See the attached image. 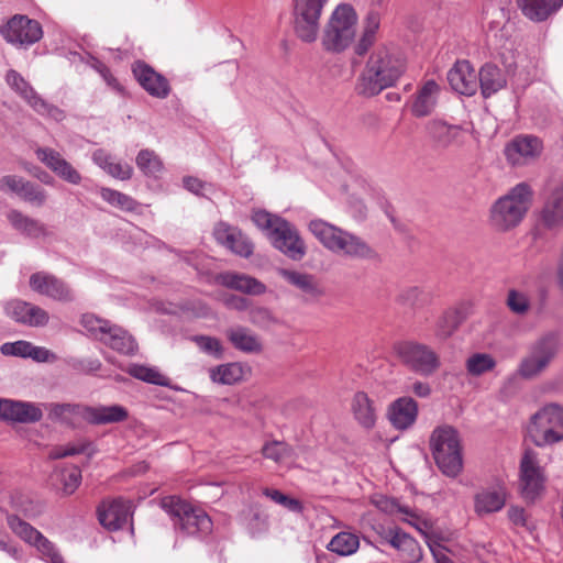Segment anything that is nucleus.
Segmentation results:
<instances>
[{
	"label": "nucleus",
	"instance_id": "obj_1",
	"mask_svg": "<svg viewBox=\"0 0 563 563\" xmlns=\"http://www.w3.org/2000/svg\"><path fill=\"white\" fill-rule=\"evenodd\" d=\"M405 63L385 46L374 49L360 73L355 90L363 97H374L393 87L405 73Z\"/></svg>",
	"mask_w": 563,
	"mask_h": 563
},
{
	"label": "nucleus",
	"instance_id": "obj_2",
	"mask_svg": "<svg viewBox=\"0 0 563 563\" xmlns=\"http://www.w3.org/2000/svg\"><path fill=\"white\" fill-rule=\"evenodd\" d=\"M252 221L265 232L272 246L287 258L299 262L307 254V245L295 224L280 216L256 210L252 214Z\"/></svg>",
	"mask_w": 563,
	"mask_h": 563
},
{
	"label": "nucleus",
	"instance_id": "obj_3",
	"mask_svg": "<svg viewBox=\"0 0 563 563\" xmlns=\"http://www.w3.org/2000/svg\"><path fill=\"white\" fill-rule=\"evenodd\" d=\"M309 231L330 252L351 260L374 261L377 252L362 238L321 219L311 220Z\"/></svg>",
	"mask_w": 563,
	"mask_h": 563
},
{
	"label": "nucleus",
	"instance_id": "obj_4",
	"mask_svg": "<svg viewBox=\"0 0 563 563\" xmlns=\"http://www.w3.org/2000/svg\"><path fill=\"white\" fill-rule=\"evenodd\" d=\"M533 199V190L527 183H519L499 197L489 209V224L498 232L517 228L526 218Z\"/></svg>",
	"mask_w": 563,
	"mask_h": 563
},
{
	"label": "nucleus",
	"instance_id": "obj_5",
	"mask_svg": "<svg viewBox=\"0 0 563 563\" xmlns=\"http://www.w3.org/2000/svg\"><path fill=\"white\" fill-rule=\"evenodd\" d=\"M430 450L439 470L448 477H456L463 470L462 443L452 426L437 427L430 435Z\"/></svg>",
	"mask_w": 563,
	"mask_h": 563
},
{
	"label": "nucleus",
	"instance_id": "obj_6",
	"mask_svg": "<svg viewBox=\"0 0 563 563\" xmlns=\"http://www.w3.org/2000/svg\"><path fill=\"white\" fill-rule=\"evenodd\" d=\"M162 508L170 517L177 532L185 536H206L212 530L208 514L177 496H166L161 500Z\"/></svg>",
	"mask_w": 563,
	"mask_h": 563
},
{
	"label": "nucleus",
	"instance_id": "obj_7",
	"mask_svg": "<svg viewBox=\"0 0 563 563\" xmlns=\"http://www.w3.org/2000/svg\"><path fill=\"white\" fill-rule=\"evenodd\" d=\"M561 349V336L556 331L542 334L532 342L521 358L517 374L523 379L539 377L556 357Z\"/></svg>",
	"mask_w": 563,
	"mask_h": 563
},
{
	"label": "nucleus",
	"instance_id": "obj_8",
	"mask_svg": "<svg viewBox=\"0 0 563 563\" xmlns=\"http://www.w3.org/2000/svg\"><path fill=\"white\" fill-rule=\"evenodd\" d=\"M357 14L350 4H340L331 13L322 35L325 51L341 53L354 41L356 35Z\"/></svg>",
	"mask_w": 563,
	"mask_h": 563
},
{
	"label": "nucleus",
	"instance_id": "obj_9",
	"mask_svg": "<svg viewBox=\"0 0 563 563\" xmlns=\"http://www.w3.org/2000/svg\"><path fill=\"white\" fill-rule=\"evenodd\" d=\"M528 431L538 446L563 441V406L555 402L543 406L531 417Z\"/></svg>",
	"mask_w": 563,
	"mask_h": 563
},
{
	"label": "nucleus",
	"instance_id": "obj_10",
	"mask_svg": "<svg viewBox=\"0 0 563 563\" xmlns=\"http://www.w3.org/2000/svg\"><path fill=\"white\" fill-rule=\"evenodd\" d=\"M81 325L95 339L119 353L132 355L137 350V345L133 336L121 327L113 324L108 320L87 313L81 317Z\"/></svg>",
	"mask_w": 563,
	"mask_h": 563
},
{
	"label": "nucleus",
	"instance_id": "obj_11",
	"mask_svg": "<svg viewBox=\"0 0 563 563\" xmlns=\"http://www.w3.org/2000/svg\"><path fill=\"white\" fill-rule=\"evenodd\" d=\"M329 0H291V18L296 36L305 43L317 41L322 11Z\"/></svg>",
	"mask_w": 563,
	"mask_h": 563
},
{
	"label": "nucleus",
	"instance_id": "obj_12",
	"mask_svg": "<svg viewBox=\"0 0 563 563\" xmlns=\"http://www.w3.org/2000/svg\"><path fill=\"white\" fill-rule=\"evenodd\" d=\"M395 351L401 363L420 376H432L441 367L440 355L427 344L400 342L395 345Z\"/></svg>",
	"mask_w": 563,
	"mask_h": 563
},
{
	"label": "nucleus",
	"instance_id": "obj_13",
	"mask_svg": "<svg viewBox=\"0 0 563 563\" xmlns=\"http://www.w3.org/2000/svg\"><path fill=\"white\" fill-rule=\"evenodd\" d=\"M7 523L15 536L37 550L43 561L46 563H65L56 545L29 522L16 515H8Z\"/></svg>",
	"mask_w": 563,
	"mask_h": 563
},
{
	"label": "nucleus",
	"instance_id": "obj_14",
	"mask_svg": "<svg viewBox=\"0 0 563 563\" xmlns=\"http://www.w3.org/2000/svg\"><path fill=\"white\" fill-rule=\"evenodd\" d=\"M545 473L538 453L527 449L520 461V489L525 500L534 503L545 490Z\"/></svg>",
	"mask_w": 563,
	"mask_h": 563
},
{
	"label": "nucleus",
	"instance_id": "obj_15",
	"mask_svg": "<svg viewBox=\"0 0 563 563\" xmlns=\"http://www.w3.org/2000/svg\"><path fill=\"white\" fill-rule=\"evenodd\" d=\"M538 224L551 232L563 229V180L550 183L544 188Z\"/></svg>",
	"mask_w": 563,
	"mask_h": 563
},
{
	"label": "nucleus",
	"instance_id": "obj_16",
	"mask_svg": "<svg viewBox=\"0 0 563 563\" xmlns=\"http://www.w3.org/2000/svg\"><path fill=\"white\" fill-rule=\"evenodd\" d=\"M0 34L11 44L30 46L42 38L43 30L38 21L16 14L0 26Z\"/></svg>",
	"mask_w": 563,
	"mask_h": 563
},
{
	"label": "nucleus",
	"instance_id": "obj_17",
	"mask_svg": "<svg viewBox=\"0 0 563 563\" xmlns=\"http://www.w3.org/2000/svg\"><path fill=\"white\" fill-rule=\"evenodd\" d=\"M97 512L102 527L109 531H118L130 523L133 511L131 501L119 497L102 501Z\"/></svg>",
	"mask_w": 563,
	"mask_h": 563
},
{
	"label": "nucleus",
	"instance_id": "obj_18",
	"mask_svg": "<svg viewBox=\"0 0 563 563\" xmlns=\"http://www.w3.org/2000/svg\"><path fill=\"white\" fill-rule=\"evenodd\" d=\"M5 314L18 323L32 328L45 327L49 321L48 312L31 302L13 299L4 305Z\"/></svg>",
	"mask_w": 563,
	"mask_h": 563
},
{
	"label": "nucleus",
	"instance_id": "obj_19",
	"mask_svg": "<svg viewBox=\"0 0 563 563\" xmlns=\"http://www.w3.org/2000/svg\"><path fill=\"white\" fill-rule=\"evenodd\" d=\"M30 287L35 292L56 301L69 302L74 300V294L69 286L64 280L45 272L32 274Z\"/></svg>",
	"mask_w": 563,
	"mask_h": 563
},
{
	"label": "nucleus",
	"instance_id": "obj_20",
	"mask_svg": "<svg viewBox=\"0 0 563 563\" xmlns=\"http://www.w3.org/2000/svg\"><path fill=\"white\" fill-rule=\"evenodd\" d=\"M40 405L22 400L0 398V419L19 423H34L42 419Z\"/></svg>",
	"mask_w": 563,
	"mask_h": 563
},
{
	"label": "nucleus",
	"instance_id": "obj_21",
	"mask_svg": "<svg viewBox=\"0 0 563 563\" xmlns=\"http://www.w3.org/2000/svg\"><path fill=\"white\" fill-rule=\"evenodd\" d=\"M418 413V402L409 396H402L388 405L386 415L394 429L405 431L416 423Z\"/></svg>",
	"mask_w": 563,
	"mask_h": 563
},
{
	"label": "nucleus",
	"instance_id": "obj_22",
	"mask_svg": "<svg viewBox=\"0 0 563 563\" xmlns=\"http://www.w3.org/2000/svg\"><path fill=\"white\" fill-rule=\"evenodd\" d=\"M213 235L218 243L235 255L249 258L253 254L254 245L252 241L238 228L220 222L216 225Z\"/></svg>",
	"mask_w": 563,
	"mask_h": 563
},
{
	"label": "nucleus",
	"instance_id": "obj_23",
	"mask_svg": "<svg viewBox=\"0 0 563 563\" xmlns=\"http://www.w3.org/2000/svg\"><path fill=\"white\" fill-rule=\"evenodd\" d=\"M132 71L137 82L148 95L159 99H164L169 95L170 86L168 80L144 62H135Z\"/></svg>",
	"mask_w": 563,
	"mask_h": 563
},
{
	"label": "nucleus",
	"instance_id": "obj_24",
	"mask_svg": "<svg viewBox=\"0 0 563 563\" xmlns=\"http://www.w3.org/2000/svg\"><path fill=\"white\" fill-rule=\"evenodd\" d=\"M542 151L541 141L532 135L515 137L505 148L507 161L511 165H523L536 158Z\"/></svg>",
	"mask_w": 563,
	"mask_h": 563
},
{
	"label": "nucleus",
	"instance_id": "obj_25",
	"mask_svg": "<svg viewBox=\"0 0 563 563\" xmlns=\"http://www.w3.org/2000/svg\"><path fill=\"white\" fill-rule=\"evenodd\" d=\"M448 81L457 93L473 96L477 91V74L468 60H457L448 73Z\"/></svg>",
	"mask_w": 563,
	"mask_h": 563
},
{
	"label": "nucleus",
	"instance_id": "obj_26",
	"mask_svg": "<svg viewBox=\"0 0 563 563\" xmlns=\"http://www.w3.org/2000/svg\"><path fill=\"white\" fill-rule=\"evenodd\" d=\"M36 156L63 180L73 185L80 184V174L55 150L49 147H41L36 151Z\"/></svg>",
	"mask_w": 563,
	"mask_h": 563
},
{
	"label": "nucleus",
	"instance_id": "obj_27",
	"mask_svg": "<svg viewBox=\"0 0 563 563\" xmlns=\"http://www.w3.org/2000/svg\"><path fill=\"white\" fill-rule=\"evenodd\" d=\"M276 272L279 277L298 289L309 300L319 299L324 294L312 274L288 268H277Z\"/></svg>",
	"mask_w": 563,
	"mask_h": 563
},
{
	"label": "nucleus",
	"instance_id": "obj_28",
	"mask_svg": "<svg viewBox=\"0 0 563 563\" xmlns=\"http://www.w3.org/2000/svg\"><path fill=\"white\" fill-rule=\"evenodd\" d=\"M440 91V86L433 79L427 80L412 96L410 106L412 115L417 118L430 115L438 104Z\"/></svg>",
	"mask_w": 563,
	"mask_h": 563
},
{
	"label": "nucleus",
	"instance_id": "obj_29",
	"mask_svg": "<svg viewBox=\"0 0 563 563\" xmlns=\"http://www.w3.org/2000/svg\"><path fill=\"white\" fill-rule=\"evenodd\" d=\"M43 407L53 422L75 427L86 421L87 406L85 405L49 402L43 404Z\"/></svg>",
	"mask_w": 563,
	"mask_h": 563
},
{
	"label": "nucleus",
	"instance_id": "obj_30",
	"mask_svg": "<svg viewBox=\"0 0 563 563\" xmlns=\"http://www.w3.org/2000/svg\"><path fill=\"white\" fill-rule=\"evenodd\" d=\"M388 543L397 549L406 563H418L422 559V550L419 543L399 528H390L387 531Z\"/></svg>",
	"mask_w": 563,
	"mask_h": 563
},
{
	"label": "nucleus",
	"instance_id": "obj_31",
	"mask_svg": "<svg viewBox=\"0 0 563 563\" xmlns=\"http://www.w3.org/2000/svg\"><path fill=\"white\" fill-rule=\"evenodd\" d=\"M427 133L434 145L439 148H448L460 142L462 136V128L456 124L434 119L427 123Z\"/></svg>",
	"mask_w": 563,
	"mask_h": 563
},
{
	"label": "nucleus",
	"instance_id": "obj_32",
	"mask_svg": "<svg viewBox=\"0 0 563 563\" xmlns=\"http://www.w3.org/2000/svg\"><path fill=\"white\" fill-rule=\"evenodd\" d=\"M218 279L222 286L246 295L258 296L265 294L267 290L266 285L261 280L242 273H222L219 275Z\"/></svg>",
	"mask_w": 563,
	"mask_h": 563
},
{
	"label": "nucleus",
	"instance_id": "obj_33",
	"mask_svg": "<svg viewBox=\"0 0 563 563\" xmlns=\"http://www.w3.org/2000/svg\"><path fill=\"white\" fill-rule=\"evenodd\" d=\"M227 338L235 350L243 353L257 354L263 351L261 339L249 328L232 327L227 330Z\"/></svg>",
	"mask_w": 563,
	"mask_h": 563
},
{
	"label": "nucleus",
	"instance_id": "obj_34",
	"mask_svg": "<svg viewBox=\"0 0 563 563\" xmlns=\"http://www.w3.org/2000/svg\"><path fill=\"white\" fill-rule=\"evenodd\" d=\"M522 14L533 21H545L563 5V0H516Z\"/></svg>",
	"mask_w": 563,
	"mask_h": 563
},
{
	"label": "nucleus",
	"instance_id": "obj_35",
	"mask_svg": "<svg viewBox=\"0 0 563 563\" xmlns=\"http://www.w3.org/2000/svg\"><path fill=\"white\" fill-rule=\"evenodd\" d=\"M481 91L484 98H489L506 87L507 78L504 71L492 63H486L477 74Z\"/></svg>",
	"mask_w": 563,
	"mask_h": 563
},
{
	"label": "nucleus",
	"instance_id": "obj_36",
	"mask_svg": "<svg viewBox=\"0 0 563 563\" xmlns=\"http://www.w3.org/2000/svg\"><path fill=\"white\" fill-rule=\"evenodd\" d=\"M507 494L504 487L487 488L477 493L474 497V509L479 516L497 512L506 504Z\"/></svg>",
	"mask_w": 563,
	"mask_h": 563
},
{
	"label": "nucleus",
	"instance_id": "obj_37",
	"mask_svg": "<svg viewBox=\"0 0 563 563\" xmlns=\"http://www.w3.org/2000/svg\"><path fill=\"white\" fill-rule=\"evenodd\" d=\"M7 219L11 227L24 236L38 239L41 236H46L48 233L45 224L16 209L10 210L7 213Z\"/></svg>",
	"mask_w": 563,
	"mask_h": 563
},
{
	"label": "nucleus",
	"instance_id": "obj_38",
	"mask_svg": "<svg viewBox=\"0 0 563 563\" xmlns=\"http://www.w3.org/2000/svg\"><path fill=\"white\" fill-rule=\"evenodd\" d=\"M92 161L108 175L120 180H129L133 175V167L121 161H117L110 153L99 148L93 152Z\"/></svg>",
	"mask_w": 563,
	"mask_h": 563
},
{
	"label": "nucleus",
	"instance_id": "obj_39",
	"mask_svg": "<svg viewBox=\"0 0 563 563\" xmlns=\"http://www.w3.org/2000/svg\"><path fill=\"white\" fill-rule=\"evenodd\" d=\"M128 410L120 405L111 406H87L86 422L90 424H109L126 420Z\"/></svg>",
	"mask_w": 563,
	"mask_h": 563
},
{
	"label": "nucleus",
	"instance_id": "obj_40",
	"mask_svg": "<svg viewBox=\"0 0 563 563\" xmlns=\"http://www.w3.org/2000/svg\"><path fill=\"white\" fill-rule=\"evenodd\" d=\"M352 412L355 420L364 429H372L376 423V409L373 400L364 391H357L352 399Z\"/></svg>",
	"mask_w": 563,
	"mask_h": 563
},
{
	"label": "nucleus",
	"instance_id": "obj_41",
	"mask_svg": "<svg viewBox=\"0 0 563 563\" xmlns=\"http://www.w3.org/2000/svg\"><path fill=\"white\" fill-rule=\"evenodd\" d=\"M380 25V14L374 10L369 11L364 20L363 32L354 45V54L364 56L376 41V33Z\"/></svg>",
	"mask_w": 563,
	"mask_h": 563
},
{
	"label": "nucleus",
	"instance_id": "obj_42",
	"mask_svg": "<svg viewBox=\"0 0 563 563\" xmlns=\"http://www.w3.org/2000/svg\"><path fill=\"white\" fill-rule=\"evenodd\" d=\"M135 164L137 168L147 177H158L164 170V164L161 157L150 148L141 150L136 157Z\"/></svg>",
	"mask_w": 563,
	"mask_h": 563
},
{
	"label": "nucleus",
	"instance_id": "obj_43",
	"mask_svg": "<svg viewBox=\"0 0 563 563\" xmlns=\"http://www.w3.org/2000/svg\"><path fill=\"white\" fill-rule=\"evenodd\" d=\"M244 371L240 363H228L210 368V378L214 383L233 385L243 378Z\"/></svg>",
	"mask_w": 563,
	"mask_h": 563
},
{
	"label": "nucleus",
	"instance_id": "obj_44",
	"mask_svg": "<svg viewBox=\"0 0 563 563\" xmlns=\"http://www.w3.org/2000/svg\"><path fill=\"white\" fill-rule=\"evenodd\" d=\"M360 547L358 537L351 532L341 531L336 533L328 544V549L342 556H347L357 551Z\"/></svg>",
	"mask_w": 563,
	"mask_h": 563
},
{
	"label": "nucleus",
	"instance_id": "obj_45",
	"mask_svg": "<svg viewBox=\"0 0 563 563\" xmlns=\"http://www.w3.org/2000/svg\"><path fill=\"white\" fill-rule=\"evenodd\" d=\"M5 80L11 89L19 93L20 97L23 98L30 107L34 103V100L40 97L34 88L18 71L13 69L7 73Z\"/></svg>",
	"mask_w": 563,
	"mask_h": 563
},
{
	"label": "nucleus",
	"instance_id": "obj_46",
	"mask_svg": "<svg viewBox=\"0 0 563 563\" xmlns=\"http://www.w3.org/2000/svg\"><path fill=\"white\" fill-rule=\"evenodd\" d=\"M126 372L134 378H137L148 384H154L158 386H168L169 384L168 378L155 367H150L140 364H131L128 367Z\"/></svg>",
	"mask_w": 563,
	"mask_h": 563
},
{
	"label": "nucleus",
	"instance_id": "obj_47",
	"mask_svg": "<svg viewBox=\"0 0 563 563\" xmlns=\"http://www.w3.org/2000/svg\"><path fill=\"white\" fill-rule=\"evenodd\" d=\"M495 366V358L487 353H474L465 362L467 374L474 377L482 376L493 371Z\"/></svg>",
	"mask_w": 563,
	"mask_h": 563
},
{
	"label": "nucleus",
	"instance_id": "obj_48",
	"mask_svg": "<svg viewBox=\"0 0 563 563\" xmlns=\"http://www.w3.org/2000/svg\"><path fill=\"white\" fill-rule=\"evenodd\" d=\"M462 312L457 309H448L437 322L435 335L440 339L449 338L461 324Z\"/></svg>",
	"mask_w": 563,
	"mask_h": 563
},
{
	"label": "nucleus",
	"instance_id": "obj_49",
	"mask_svg": "<svg viewBox=\"0 0 563 563\" xmlns=\"http://www.w3.org/2000/svg\"><path fill=\"white\" fill-rule=\"evenodd\" d=\"M100 196L109 205L124 211H135L140 206V203L131 196L111 188H101Z\"/></svg>",
	"mask_w": 563,
	"mask_h": 563
},
{
	"label": "nucleus",
	"instance_id": "obj_50",
	"mask_svg": "<svg viewBox=\"0 0 563 563\" xmlns=\"http://www.w3.org/2000/svg\"><path fill=\"white\" fill-rule=\"evenodd\" d=\"M430 300V294L419 286H409L401 289L397 296V301L410 308L422 307Z\"/></svg>",
	"mask_w": 563,
	"mask_h": 563
},
{
	"label": "nucleus",
	"instance_id": "obj_51",
	"mask_svg": "<svg viewBox=\"0 0 563 563\" xmlns=\"http://www.w3.org/2000/svg\"><path fill=\"white\" fill-rule=\"evenodd\" d=\"M506 306L512 313L525 316L530 310L531 302L527 292L511 288L507 294Z\"/></svg>",
	"mask_w": 563,
	"mask_h": 563
},
{
	"label": "nucleus",
	"instance_id": "obj_52",
	"mask_svg": "<svg viewBox=\"0 0 563 563\" xmlns=\"http://www.w3.org/2000/svg\"><path fill=\"white\" fill-rule=\"evenodd\" d=\"M262 454L265 459H269L276 463H280L286 459L291 457L292 449L286 442L274 440L266 442L263 445Z\"/></svg>",
	"mask_w": 563,
	"mask_h": 563
},
{
	"label": "nucleus",
	"instance_id": "obj_53",
	"mask_svg": "<svg viewBox=\"0 0 563 563\" xmlns=\"http://www.w3.org/2000/svg\"><path fill=\"white\" fill-rule=\"evenodd\" d=\"M20 198L36 207H42L47 199L46 191L38 185L26 180Z\"/></svg>",
	"mask_w": 563,
	"mask_h": 563
},
{
	"label": "nucleus",
	"instance_id": "obj_54",
	"mask_svg": "<svg viewBox=\"0 0 563 563\" xmlns=\"http://www.w3.org/2000/svg\"><path fill=\"white\" fill-rule=\"evenodd\" d=\"M192 341L202 352L212 355L216 358L222 357L223 349L221 342L217 338L208 335H196L192 338Z\"/></svg>",
	"mask_w": 563,
	"mask_h": 563
},
{
	"label": "nucleus",
	"instance_id": "obj_55",
	"mask_svg": "<svg viewBox=\"0 0 563 563\" xmlns=\"http://www.w3.org/2000/svg\"><path fill=\"white\" fill-rule=\"evenodd\" d=\"M60 482L65 494H73L81 482V472L76 466L66 467L60 472Z\"/></svg>",
	"mask_w": 563,
	"mask_h": 563
},
{
	"label": "nucleus",
	"instance_id": "obj_56",
	"mask_svg": "<svg viewBox=\"0 0 563 563\" xmlns=\"http://www.w3.org/2000/svg\"><path fill=\"white\" fill-rule=\"evenodd\" d=\"M34 111H36L41 115H46L57 122H60L65 119V112L54 104H49L46 102L41 96L34 100V103L31 106Z\"/></svg>",
	"mask_w": 563,
	"mask_h": 563
},
{
	"label": "nucleus",
	"instance_id": "obj_57",
	"mask_svg": "<svg viewBox=\"0 0 563 563\" xmlns=\"http://www.w3.org/2000/svg\"><path fill=\"white\" fill-rule=\"evenodd\" d=\"M250 320L253 324L267 328L278 322L272 311L265 307H257L250 311Z\"/></svg>",
	"mask_w": 563,
	"mask_h": 563
},
{
	"label": "nucleus",
	"instance_id": "obj_58",
	"mask_svg": "<svg viewBox=\"0 0 563 563\" xmlns=\"http://www.w3.org/2000/svg\"><path fill=\"white\" fill-rule=\"evenodd\" d=\"M88 445H89L88 443H77V444H67L65 446H57V448H54L49 452L48 457L51 460H58V459H63V457H67V456H74L77 454H81V453L86 452Z\"/></svg>",
	"mask_w": 563,
	"mask_h": 563
},
{
	"label": "nucleus",
	"instance_id": "obj_59",
	"mask_svg": "<svg viewBox=\"0 0 563 563\" xmlns=\"http://www.w3.org/2000/svg\"><path fill=\"white\" fill-rule=\"evenodd\" d=\"M26 179L16 175H5L0 178V191L21 196Z\"/></svg>",
	"mask_w": 563,
	"mask_h": 563
},
{
	"label": "nucleus",
	"instance_id": "obj_60",
	"mask_svg": "<svg viewBox=\"0 0 563 563\" xmlns=\"http://www.w3.org/2000/svg\"><path fill=\"white\" fill-rule=\"evenodd\" d=\"M89 65L102 77V79L107 82V85L109 87H111L118 91L122 90L117 78L111 74L109 67L106 64H103L101 60H99L95 57H91Z\"/></svg>",
	"mask_w": 563,
	"mask_h": 563
},
{
	"label": "nucleus",
	"instance_id": "obj_61",
	"mask_svg": "<svg viewBox=\"0 0 563 563\" xmlns=\"http://www.w3.org/2000/svg\"><path fill=\"white\" fill-rule=\"evenodd\" d=\"M32 349V343L27 341H16L12 343H4L1 345L0 351L3 355H13L21 357H29Z\"/></svg>",
	"mask_w": 563,
	"mask_h": 563
},
{
	"label": "nucleus",
	"instance_id": "obj_62",
	"mask_svg": "<svg viewBox=\"0 0 563 563\" xmlns=\"http://www.w3.org/2000/svg\"><path fill=\"white\" fill-rule=\"evenodd\" d=\"M405 515L408 518H404L402 520L405 522H408L413 528H416L423 537L427 538L429 530L432 527L431 523L428 520L420 518L417 514H415L410 509H409V514H405Z\"/></svg>",
	"mask_w": 563,
	"mask_h": 563
},
{
	"label": "nucleus",
	"instance_id": "obj_63",
	"mask_svg": "<svg viewBox=\"0 0 563 563\" xmlns=\"http://www.w3.org/2000/svg\"><path fill=\"white\" fill-rule=\"evenodd\" d=\"M508 519L517 527H527V514L520 506H510L507 511Z\"/></svg>",
	"mask_w": 563,
	"mask_h": 563
},
{
	"label": "nucleus",
	"instance_id": "obj_64",
	"mask_svg": "<svg viewBox=\"0 0 563 563\" xmlns=\"http://www.w3.org/2000/svg\"><path fill=\"white\" fill-rule=\"evenodd\" d=\"M377 507L380 510H383L385 512H389V514H394V512L409 514L408 507H404V506L399 505L397 500L390 499V498H382L377 503Z\"/></svg>",
	"mask_w": 563,
	"mask_h": 563
}]
</instances>
